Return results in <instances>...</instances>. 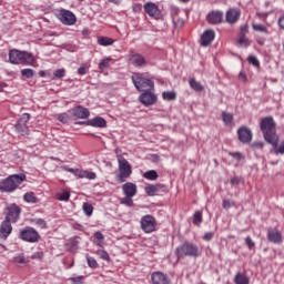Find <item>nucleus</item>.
<instances>
[{
    "instance_id": "nucleus-12",
    "label": "nucleus",
    "mask_w": 284,
    "mask_h": 284,
    "mask_svg": "<svg viewBox=\"0 0 284 284\" xmlns=\"http://www.w3.org/2000/svg\"><path fill=\"white\" fill-rule=\"evenodd\" d=\"M7 211L8 213L6 216V221H9L10 223H17L21 214V207H19L17 204H11L10 206H8Z\"/></svg>"
},
{
    "instance_id": "nucleus-59",
    "label": "nucleus",
    "mask_w": 284,
    "mask_h": 284,
    "mask_svg": "<svg viewBox=\"0 0 284 284\" xmlns=\"http://www.w3.org/2000/svg\"><path fill=\"white\" fill-rule=\"evenodd\" d=\"M239 183H241V179L236 176L231 179V185H239Z\"/></svg>"
},
{
    "instance_id": "nucleus-40",
    "label": "nucleus",
    "mask_w": 284,
    "mask_h": 284,
    "mask_svg": "<svg viewBox=\"0 0 284 284\" xmlns=\"http://www.w3.org/2000/svg\"><path fill=\"white\" fill-rule=\"evenodd\" d=\"M110 61H112V58H105L99 63V70H105V68H110Z\"/></svg>"
},
{
    "instance_id": "nucleus-64",
    "label": "nucleus",
    "mask_w": 284,
    "mask_h": 284,
    "mask_svg": "<svg viewBox=\"0 0 284 284\" xmlns=\"http://www.w3.org/2000/svg\"><path fill=\"white\" fill-rule=\"evenodd\" d=\"M58 119H59V121H61V123H64L67 116H65V114H61V115H59Z\"/></svg>"
},
{
    "instance_id": "nucleus-5",
    "label": "nucleus",
    "mask_w": 284,
    "mask_h": 284,
    "mask_svg": "<svg viewBox=\"0 0 284 284\" xmlns=\"http://www.w3.org/2000/svg\"><path fill=\"white\" fill-rule=\"evenodd\" d=\"M130 176H132V164H130L128 160H120V162H118L115 180L118 183H125Z\"/></svg>"
},
{
    "instance_id": "nucleus-29",
    "label": "nucleus",
    "mask_w": 284,
    "mask_h": 284,
    "mask_svg": "<svg viewBox=\"0 0 284 284\" xmlns=\"http://www.w3.org/2000/svg\"><path fill=\"white\" fill-rule=\"evenodd\" d=\"M134 196L132 195H124V197H122L120 200L121 205H125L126 207H134Z\"/></svg>"
},
{
    "instance_id": "nucleus-15",
    "label": "nucleus",
    "mask_w": 284,
    "mask_h": 284,
    "mask_svg": "<svg viewBox=\"0 0 284 284\" xmlns=\"http://www.w3.org/2000/svg\"><path fill=\"white\" fill-rule=\"evenodd\" d=\"M79 125H90L91 128H108V122L101 116H95L87 122H79Z\"/></svg>"
},
{
    "instance_id": "nucleus-36",
    "label": "nucleus",
    "mask_w": 284,
    "mask_h": 284,
    "mask_svg": "<svg viewBox=\"0 0 284 284\" xmlns=\"http://www.w3.org/2000/svg\"><path fill=\"white\" fill-rule=\"evenodd\" d=\"M162 98L164 101H174V99H176V93H174V91H164Z\"/></svg>"
},
{
    "instance_id": "nucleus-20",
    "label": "nucleus",
    "mask_w": 284,
    "mask_h": 284,
    "mask_svg": "<svg viewBox=\"0 0 284 284\" xmlns=\"http://www.w3.org/2000/svg\"><path fill=\"white\" fill-rule=\"evenodd\" d=\"M181 251L183 254H185V256H199V246L194 244H183Z\"/></svg>"
},
{
    "instance_id": "nucleus-47",
    "label": "nucleus",
    "mask_w": 284,
    "mask_h": 284,
    "mask_svg": "<svg viewBox=\"0 0 284 284\" xmlns=\"http://www.w3.org/2000/svg\"><path fill=\"white\" fill-rule=\"evenodd\" d=\"M34 223H36V225H38V227H41V230L48 229V223L43 219H37V220H34Z\"/></svg>"
},
{
    "instance_id": "nucleus-62",
    "label": "nucleus",
    "mask_w": 284,
    "mask_h": 284,
    "mask_svg": "<svg viewBox=\"0 0 284 284\" xmlns=\"http://www.w3.org/2000/svg\"><path fill=\"white\" fill-rule=\"evenodd\" d=\"M4 88H8V84L6 82H0V92H3Z\"/></svg>"
},
{
    "instance_id": "nucleus-8",
    "label": "nucleus",
    "mask_w": 284,
    "mask_h": 284,
    "mask_svg": "<svg viewBox=\"0 0 284 284\" xmlns=\"http://www.w3.org/2000/svg\"><path fill=\"white\" fill-rule=\"evenodd\" d=\"M30 121V113H24L16 123L14 128L18 134L26 136V134H30V129L28 128V122Z\"/></svg>"
},
{
    "instance_id": "nucleus-60",
    "label": "nucleus",
    "mask_w": 284,
    "mask_h": 284,
    "mask_svg": "<svg viewBox=\"0 0 284 284\" xmlns=\"http://www.w3.org/2000/svg\"><path fill=\"white\" fill-rule=\"evenodd\" d=\"M277 23H278V27L281 28V30H284V16L278 19Z\"/></svg>"
},
{
    "instance_id": "nucleus-6",
    "label": "nucleus",
    "mask_w": 284,
    "mask_h": 284,
    "mask_svg": "<svg viewBox=\"0 0 284 284\" xmlns=\"http://www.w3.org/2000/svg\"><path fill=\"white\" fill-rule=\"evenodd\" d=\"M140 227L144 234H152L156 231V219L150 214L142 216Z\"/></svg>"
},
{
    "instance_id": "nucleus-50",
    "label": "nucleus",
    "mask_w": 284,
    "mask_h": 284,
    "mask_svg": "<svg viewBox=\"0 0 284 284\" xmlns=\"http://www.w3.org/2000/svg\"><path fill=\"white\" fill-rule=\"evenodd\" d=\"M83 275L73 276L70 278L72 284H83Z\"/></svg>"
},
{
    "instance_id": "nucleus-39",
    "label": "nucleus",
    "mask_w": 284,
    "mask_h": 284,
    "mask_svg": "<svg viewBox=\"0 0 284 284\" xmlns=\"http://www.w3.org/2000/svg\"><path fill=\"white\" fill-rule=\"evenodd\" d=\"M21 74H22V77H24V79H32V77H34V70L33 69H22Z\"/></svg>"
},
{
    "instance_id": "nucleus-17",
    "label": "nucleus",
    "mask_w": 284,
    "mask_h": 284,
    "mask_svg": "<svg viewBox=\"0 0 284 284\" xmlns=\"http://www.w3.org/2000/svg\"><path fill=\"white\" fill-rule=\"evenodd\" d=\"M214 37H216L214 30L204 31L200 39V45H202L203 48H207V45H210V43L214 41Z\"/></svg>"
},
{
    "instance_id": "nucleus-57",
    "label": "nucleus",
    "mask_w": 284,
    "mask_h": 284,
    "mask_svg": "<svg viewBox=\"0 0 284 284\" xmlns=\"http://www.w3.org/2000/svg\"><path fill=\"white\" fill-rule=\"evenodd\" d=\"M78 74H80L81 77H83L84 74H88V69L85 67H80L78 69Z\"/></svg>"
},
{
    "instance_id": "nucleus-34",
    "label": "nucleus",
    "mask_w": 284,
    "mask_h": 284,
    "mask_svg": "<svg viewBox=\"0 0 284 284\" xmlns=\"http://www.w3.org/2000/svg\"><path fill=\"white\" fill-rule=\"evenodd\" d=\"M98 43H99V45L108 47V45H112L114 43V41L112 40V38L100 37V38H98Z\"/></svg>"
},
{
    "instance_id": "nucleus-55",
    "label": "nucleus",
    "mask_w": 284,
    "mask_h": 284,
    "mask_svg": "<svg viewBox=\"0 0 284 284\" xmlns=\"http://www.w3.org/2000/svg\"><path fill=\"white\" fill-rule=\"evenodd\" d=\"M214 239V232H207L203 235V241H212Z\"/></svg>"
},
{
    "instance_id": "nucleus-42",
    "label": "nucleus",
    "mask_w": 284,
    "mask_h": 284,
    "mask_svg": "<svg viewBox=\"0 0 284 284\" xmlns=\"http://www.w3.org/2000/svg\"><path fill=\"white\" fill-rule=\"evenodd\" d=\"M94 239L98 241L97 242V245H99V247H103V239H105L104 236H103V233H101V232H95L94 233Z\"/></svg>"
},
{
    "instance_id": "nucleus-3",
    "label": "nucleus",
    "mask_w": 284,
    "mask_h": 284,
    "mask_svg": "<svg viewBox=\"0 0 284 284\" xmlns=\"http://www.w3.org/2000/svg\"><path fill=\"white\" fill-rule=\"evenodd\" d=\"M27 176L23 173L9 175L7 179L0 181V192H14Z\"/></svg>"
},
{
    "instance_id": "nucleus-37",
    "label": "nucleus",
    "mask_w": 284,
    "mask_h": 284,
    "mask_svg": "<svg viewBox=\"0 0 284 284\" xmlns=\"http://www.w3.org/2000/svg\"><path fill=\"white\" fill-rule=\"evenodd\" d=\"M252 28L253 30H255V32H263L264 34H270L267 27L263 24H253Z\"/></svg>"
},
{
    "instance_id": "nucleus-35",
    "label": "nucleus",
    "mask_w": 284,
    "mask_h": 284,
    "mask_svg": "<svg viewBox=\"0 0 284 284\" xmlns=\"http://www.w3.org/2000/svg\"><path fill=\"white\" fill-rule=\"evenodd\" d=\"M235 284H250V278L241 273L235 276Z\"/></svg>"
},
{
    "instance_id": "nucleus-1",
    "label": "nucleus",
    "mask_w": 284,
    "mask_h": 284,
    "mask_svg": "<svg viewBox=\"0 0 284 284\" xmlns=\"http://www.w3.org/2000/svg\"><path fill=\"white\" fill-rule=\"evenodd\" d=\"M260 130L267 143L271 145H276V143H278V135L276 134V122H274V118H263L260 122Z\"/></svg>"
},
{
    "instance_id": "nucleus-51",
    "label": "nucleus",
    "mask_w": 284,
    "mask_h": 284,
    "mask_svg": "<svg viewBox=\"0 0 284 284\" xmlns=\"http://www.w3.org/2000/svg\"><path fill=\"white\" fill-rule=\"evenodd\" d=\"M55 79H63L65 77V69H58L54 72Z\"/></svg>"
},
{
    "instance_id": "nucleus-63",
    "label": "nucleus",
    "mask_w": 284,
    "mask_h": 284,
    "mask_svg": "<svg viewBox=\"0 0 284 284\" xmlns=\"http://www.w3.org/2000/svg\"><path fill=\"white\" fill-rule=\"evenodd\" d=\"M83 37H88L90 34V30L88 28L82 30Z\"/></svg>"
},
{
    "instance_id": "nucleus-10",
    "label": "nucleus",
    "mask_w": 284,
    "mask_h": 284,
    "mask_svg": "<svg viewBox=\"0 0 284 284\" xmlns=\"http://www.w3.org/2000/svg\"><path fill=\"white\" fill-rule=\"evenodd\" d=\"M58 19L63 23V26H74L77 23V16L70 10L61 9Z\"/></svg>"
},
{
    "instance_id": "nucleus-49",
    "label": "nucleus",
    "mask_w": 284,
    "mask_h": 284,
    "mask_svg": "<svg viewBox=\"0 0 284 284\" xmlns=\"http://www.w3.org/2000/svg\"><path fill=\"white\" fill-rule=\"evenodd\" d=\"M248 63H251L252 65H254V68H258V65H261V62L258 61V59L254 55H250L248 57Z\"/></svg>"
},
{
    "instance_id": "nucleus-52",
    "label": "nucleus",
    "mask_w": 284,
    "mask_h": 284,
    "mask_svg": "<svg viewBox=\"0 0 284 284\" xmlns=\"http://www.w3.org/2000/svg\"><path fill=\"white\" fill-rule=\"evenodd\" d=\"M64 170H65V172H70L71 174H73L74 176H78V178L81 172V170H79V169H72V168H68V166H65Z\"/></svg>"
},
{
    "instance_id": "nucleus-18",
    "label": "nucleus",
    "mask_w": 284,
    "mask_h": 284,
    "mask_svg": "<svg viewBox=\"0 0 284 284\" xmlns=\"http://www.w3.org/2000/svg\"><path fill=\"white\" fill-rule=\"evenodd\" d=\"M225 19H226V23H230L231 26H233V23H236V21L241 19V10L230 9L229 11H226Z\"/></svg>"
},
{
    "instance_id": "nucleus-45",
    "label": "nucleus",
    "mask_w": 284,
    "mask_h": 284,
    "mask_svg": "<svg viewBox=\"0 0 284 284\" xmlns=\"http://www.w3.org/2000/svg\"><path fill=\"white\" fill-rule=\"evenodd\" d=\"M87 261H88L89 267H92V268L99 267V263L97 262V260L94 257L88 255Z\"/></svg>"
},
{
    "instance_id": "nucleus-31",
    "label": "nucleus",
    "mask_w": 284,
    "mask_h": 284,
    "mask_svg": "<svg viewBox=\"0 0 284 284\" xmlns=\"http://www.w3.org/2000/svg\"><path fill=\"white\" fill-rule=\"evenodd\" d=\"M222 120H223V123H225L226 125H232L233 122H234V114L223 112L222 113Z\"/></svg>"
},
{
    "instance_id": "nucleus-38",
    "label": "nucleus",
    "mask_w": 284,
    "mask_h": 284,
    "mask_svg": "<svg viewBox=\"0 0 284 284\" xmlns=\"http://www.w3.org/2000/svg\"><path fill=\"white\" fill-rule=\"evenodd\" d=\"M82 209L87 216H90L94 212V207L90 203H84Z\"/></svg>"
},
{
    "instance_id": "nucleus-44",
    "label": "nucleus",
    "mask_w": 284,
    "mask_h": 284,
    "mask_svg": "<svg viewBox=\"0 0 284 284\" xmlns=\"http://www.w3.org/2000/svg\"><path fill=\"white\" fill-rule=\"evenodd\" d=\"M97 254L102 258V261H110V254H108L105 250L100 248L97 251Z\"/></svg>"
},
{
    "instance_id": "nucleus-9",
    "label": "nucleus",
    "mask_w": 284,
    "mask_h": 284,
    "mask_svg": "<svg viewBox=\"0 0 284 284\" xmlns=\"http://www.w3.org/2000/svg\"><path fill=\"white\" fill-rule=\"evenodd\" d=\"M128 61L134 68H145L148 65V60L141 54L134 51H131L128 55Z\"/></svg>"
},
{
    "instance_id": "nucleus-58",
    "label": "nucleus",
    "mask_w": 284,
    "mask_h": 284,
    "mask_svg": "<svg viewBox=\"0 0 284 284\" xmlns=\"http://www.w3.org/2000/svg\"><path fill=\"white\" fill-rule=\"evenodd\" d=\"M233 159H235L236 161H241V159H243V155L239 152L232 153Z\"/></svg>"
},
{
    "instance_id": "nucleus-46",
    "label": "nucleus",
    "mask_w": 284,
    "mask_h": 284,
    "mask_svg": "<svg viewBox=\"0 0 284 284\" xmlns=\"http://www.w3.org/2000/svg\"><path fill=\"white\" fill-rule=\"evenodd\" d=\"M275 154H284V142H281L278 145V142L273 145Z\"/></svg>"
},
{
    "instance_id": "nucleus-43",
    "label": "nucleus",
    "mask_w": 284,
    "mask_h": 284,
    "mask_svg": "<svg viewBox=\"0 0 284 284\" xmlns=\"http://www.w3.org/2000/svg\"><path fill=\"white\" fill-rule=\"evenodd\" d=\"M58 201H70V192L63 191L57 194Z\"/></svg>"
},
{
    "instance_id": "nucleus-21",
    "label": "nucleus",
    "mask_w": 284,
    "mask_h": 284,
    "mask_svg": "<svg viewBox=\"0 0 284 284\" xmlns=\"http://www.w3.org/2000/svg\"><path fill=\"white\" fill-rule=\"evenodd\" d=\"M151 280L153 284H170V280L168 278V275L161 272H154L151 275Z\"/></svg>"
},
{
    "instance_id": "nucleus-25",
    "label": "nucleus",
    "mask_w": 284,
    "mask_h": 284,
    "mask_svg": "<svg viewBox=\"0 0 284 284\" xmlns=\"http://www.w3.org/2000/svg\"><path fill=\"white\" fill-rule=\"evenodd\" d=\"M241 30H242V33L237 39V44L240 45V48H247L250 45V39L245 37V32H247V26L242 27Z\"/></svg>"
},
{
    "instance_id": "nucleus-53",
    "label": "nucleus",
    "mask_w": 284,
    "mask_h": 284,
    "mask_svg": "<svg viewBox=\"0 0 284 284\" xmlns=\"http://www.w3.org/2000/svg\"><path fill=\"white\" fill-rule=\"evenodd\" d=\"M114 152H115V155H116V159H118V163H120L121 161H126L125 159H124V156L121 154V149H119V148H116L115 150H114Z\"/></svg>"
},
{
    "instance_id": "nucleus-27",
    "label": "nucleus",
    "mask_w": 284,
    "mask_h": 284,
    "mask_svg": "<svg viewBox=\"0 0 284 284\" xmlns=\"http://www.w3.org/2000/svg\"><path fill=\"white\" fill-rule=\"evenodd\" d=\"M78 179H88V181H94L97 179V173L89 170H80Z\"/></svg>"
},
{
    "instance_id": "nucleus-11",
    "label": "nucleus",
    "mask_w": 284,
    "mask_h": 284,
    "mask_svg": "<svg viewBox=\"0 0 284 284\" xmlns=\"http://www.w3.org/2000/svg\"><path fill=\"white\" fill-rule=\"evenodd\" d=\"M153 89H148L145 91H142V94L139 97L140 103L142 105H154L156 103V94L152 92Z\"/></svg>"
},
{
    "instance_id": "nucleus-22",
    "label": "nucleus",
    "mask_w": 284,
    "mask_h": 284,
    "mask_svg": "<svg viewBox=\"0 0 284 284\" xmlns=\"http://www.w3.org/2000/svg\"><path fill=\"white\" fill-rule=\"evenodd\" d=\"M122 192L124 196H134L138 192L136 184L132 182H126L122 185Z\"/></svg>"
},
{
    "instance_id": "nucleus-61",
    "label": "nucleus",
    "mask_w": 284,
    "mask_h": 284,
    "mask_svg": "<svg viewBox=\"0 0 284 284\" xmlns=\"http://www.w3.org/2000/svg\"><path fill=\"white\" fill-rule=\"evenodd\" d=\"M32 258H43V253L38 252L32 255Z\"/></svg>"
},
{
    "instance_id": "nucleus-26",
    "label": "nucleus",
    "mask_w": 284,
    "mask_h": 284,
    "mask_svg": "<svg viewBox=\"0 0 284 284\" xmlns=\"http://www.w3.org/2000/svg\"><path fill=\"white\" fill-rule=\"evenodd\" d=\"M161 190H163V186H161V184H148L144 187V191L148 194V196H156V193L161 192Z\"/></svg>"
},
{
    "instance_id": "nucleus-28",
    "label": "nucleus",
    "mask_w": 284,
    "mask_h": 284,
    "mask_svg": "<svg viewBox=\"0 0 284 284\" xmlns=\"http://www.w3.org/2000/svg\"><path fill=\"white\" fill-rule=\"evenodd\" d=\"M189 84L194 92H203V90H205V87H203V84H201V82L196 81L194 78L189 80Z\"/></svg>"
},
{
    "instance_id": "nucleus-48",
    "label": "nucleus",
    "mask_w": 284,
    "mask_h": 284,
    "mask_svg": "<svg viewBox=\"0 0 284 284\" xmlns=\"http://www.w3.org/2000/svg\"><path fill=\"white\" fill-rule=\"evenodd\" d=\"M234 205H236V203H234V201L232 200L222 201V206L224 207V210H230V207H234Z\"/></svg>"
},
{
    "instance_id": "nucleus-19",
    "label": "nucleus",
    "mask_w": 284,
    "mask_h": 284,
    "mask_svg": "<svg viewBox=\"0 0 284 284\" xmlns=\"http://www.w3.org/2000/svg\"><path fill=\"white\" fill-rule=\"evenodd\" d=\"M12 234V224L10 221L4 220L0 225V239H8Z\"/></svg>"
},
{
    "instance_id": "nucleus-24",
    "label": "nucleus",
    "mask_w": 284,
    "mask_h": 284,
    "mask_svg": "<svg viewBox=\"0 0 284 284\" xmlns=\"http://www.w3.org/2000/svg\"><path fill=\"white\" fill-rule=\"evenodd\" d=\"M209 23L216 26L223 21V12L222 11H213L207 14Z\"/></svg>"
},
{
    "instance_id": "nucleus-13",
    "label": "nucleus",
    "mask_w": 284,
    "mask_h": 284,
    "mask_svg": "<svg viewBox=\"0 0 284 284\" xmlns=\"http://www.w3.org/2000/svg\"><path fill=\"white\" fill-rule=\"evenodd\" d=\"M144 12H146L151 19H161V9H159V6L154 2H146L144 4Z\"/></svg>"
},
{
    "instance_id": "nucleus-14",
    "label": "nucleus",
    "mask_w": 284,
    "mask_h": 284,
    "mask_svg": "<svg viewBox=\"0 0 284 284\" xmlns=\"http://www.w3.org/2000/svg\"><path fill=\"white\" fill-rule=\"evenodd\" d=\"M237 136L241 143H252L253 133L252 130L247 126H241L237 130Z\"/></svg>"
},
{
    "instance_id": "nucleus-33",
    "label": "nucleus",
    "mask_w": 284,
    "mask_h": 284,
    "mask_svg": "<svg viewBox=\"0 0 284 284\" xmlns=\"http://www.w3.org/2000/svg\"><path fill=\"white\" fill-rule=\"evenodd\" d=\"M203 223V213L201 211H196L193 214V225H196L199 227V225H201Z\"/></svg>"
},
{
    "instance_id": "nucleus-23",
    "label": "nucleus",
    "mask_w": 284,
    "mask_h": 284,
    "mask_svg": "<svg viewBox=\"0 0 284 284\" xmlns=\"http://www.w3.org/2000/svg\"><path fill=\"white\" fill-rule=\"evenodd\" d=\"M73 116L77 119H89L90 118V110L88 108L79 105L73 109Z\"/></svg>"
},
{
    "instance_id": "nucleus-4",
    "label": "nucleus",
    "mask_w": 284,
    "mask_h": 284,
    "mask_svg": "<svg viewBox=\"0 0 284 284\" xmlns=\"http://www.w3.org/2000/svg\"><path fill=\"white\" fill-rule=\"evenodd\" d=\"M131 80L134 88H136L139 92H144L145 90H154V81H152L150 78H146L143 73H133Z\"/></svg>"
},
{
    "instance_id": "nucleus-2",
    "label": "nucleus",
    "mask_w": 284,
    "mask_h": 284,
    "mask_svg": "<svg viewBox=\"0 0 284 284\" xmlns=\"http://www.w3.org/2000/svg\"><path fill=\"white\" fill-rule=\"evenodd\" d=\"M9 61L13 65H34V55L28 51L12 49L9 51Z\"/></svg>"
},
{
    "instance_id": "nucleus-16",
    "label": "nucleus",
    "mask_w": 284,
    "mask_h": 284,
    "mask_svg": "<svg viewBox=\"0 0 284 284\" xmlns=\"http://www.w3.org/2000/svg\"><path fill=\"white\" fill-rule=\"evenodd\" d=\"M267 240L275 245H281L283 243V234L276 229H270L267 231Z\"/></svg>"
},
{
    "instance_id": "nucleus-41",
    "label": "nucleus",
    "mask_w": 284,
    "mask_h": 284,
    "mask_svg": "<svg viewBox=\"0 0 284 284\" xmlns=\"http://www.w3.org/2000/svg\"><path fill=\"white\" fill-rule=\"evenodd\" d=\"M13 263H18L19 265H23L28 263V260H26V256L23 254L16 255L13 257Z\"/></svg>"
},
{
    "instance_id": "nucleus-7",
    "label": "nucleus",
    "mask_w": 284,
    "mask_h": 284,
    "mask_svg": "<svg viewBox=\"0 0 284 284\" xmlns=\"http://www.w3.org/2000/svg\"><path fill=\"white\" fill-rule=\"evenodd\" d=\"M20 239L27 243H39V239H41V236L33 227H26L20 231Z\"/></svg>"
},
{
    "instance_id": "nucleus-32",
    "label": "nucleus",
    "mask_w": 284,
    "mask_h": 284,
    "mask_svg": "<svg viewBox=\"0 0 284 284\" xmlns=\"http://www.w3.org/2000/svg\"><path fill=\"white\" fill-rule=\"evenodd\" d=\"M143 178L148 181H156L159 179V173H156L154 170H150L143 174Z\"/></svg>"
},
{
    "instance_id": "nucleus-30",
    "label": "nucleus",
    "mask_w": 284,
    "mask_h": 284,
    "mask_svg": "<svg viewBox=\"0 0 284 284\" xmlns=\"http://www.w3.org/2000/svg\"><path fill=\"white\" fill-rule=\"evenodd\" d=\"M23 200L26 201V203H39V199L37 197V195H34V192H27L23 195Z\"/></svg>"
},
{
    "instance_id": "nucleus-56",
    "label": "nucleus",
    "mask_w": 284,
    "mask_h": 284,
    "mask_svg": "<svg viewBox=\"0 0 284 284\" xmlns=\"http://www.w3.org/2000/svg\"><path fill=\"white\" fill-rule=\"evenodd\" d=\"M245 243H246V245H247V247H248V250H252V247H254V241H252V237H250V236H247L246 239H245Z\"/></svg>"
},
{
    "instance_id": "nucleus-54",
    "label": "nucleus",
    "mask_w": 284,
    "mask_h": 284,
    "mask_svg": "<svg viewBox=\"0 0 284 284\" xmlns=\"http://www.w3.org/2000/svg\"><path fill=\"white\" fill-rule=\"evenodd\" d=\"M251 148H253V150H263V142H253Z\"/></svg>"
}]
</instances>
